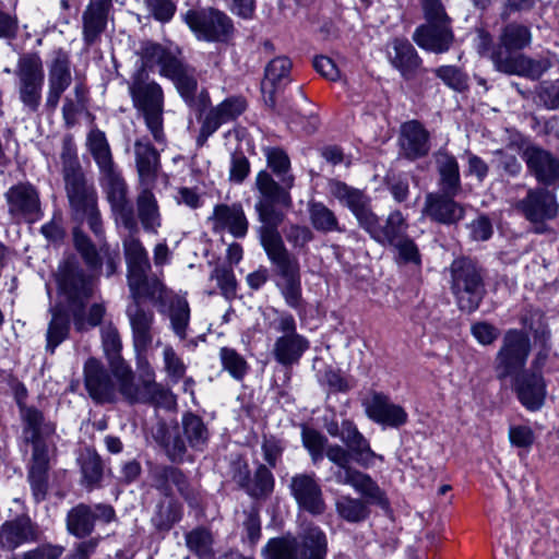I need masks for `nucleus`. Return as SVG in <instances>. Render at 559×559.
<instances>
[{
	"instance_id": "nucleus-1",
	"label": "nucleus",
	"mask_w": 559,
	"mask_h": 559,
	"mask_svg": "<svg viewBox=\"0 0 559 559\" xmlns=\"http://www.w3.org/2000/svg\"><path fill=\"white\" fill-rule=\"evenodd\" d=\"M61 162L67 195L78 221H86L91 230L97 236L103 235V221L97 206V193L92 185H87L71 138L63 139Z\"/></svg>"
},
{
	"instance_id": "nucleus-2",
	"label": "nucleus",
	"mask_w": 559,
	"mask_h": 559,
	"mask_svg": "<svg viewBox=\"0 0 559 559\" xmlns=\"http://www.w3.org/2000/svg\"><path fill=\"white\" fill-rule=\"evenodd\" d=\"M58 284L79 332L100 324L105 314V307L100 304L92 305L87 318H84L85 305L94 294L96 276L87 274L75 259H68L59 266Z\"/></svg>"
},
{
	"instance_id": "nucleus-3",
	"label": "nucleus",
	"mask_w": 559,
	"mask_h": 559,
	"mask_svg": "<svg viewBox=\"0 0 559 559\" xmlns=\"http://www.w3.org/2000/svg\"><path fill=\"white\" fill-rule=\"evenodd\" d=\"M142 60L131 74L128 91L133 107L142 114L146 128L157 143L165 142L164 133V91L162 86L150 78L147 68L156 64L148 62L141 52Z\"/></svg>"
},
{
	"instance_id": "nucleus-4",
	"label": "nucleus",
	"mask_w": 559,
	"mask_h": 559,
	"mask_svg": "<svg viewBox=\"0 0 559 559\" xmlns=\"http://www.w3.org/2000/svg\"><path fill=\"white\" fill-rule=\"evenodd\" d=\"M143 57L148 62H155L159 74L170 80L185 103L194 109L202 110L206 106L209 95L202 91L199 98L198 79L195 70L186 64L178 52L167 49L159 44H146L143 47Z\"/></svg>"
},
{
	"instance_id": "nucleus-5",
	"label": "nucleus",
	"mask_w": 559,
	"mask_h": 559,
	"mask_svg": "<svg viewBox=\"0 0 559 559\" xmlns=\"http://www.w3.org/2000/svg\"><path fill=\"white\" fill-rule=\"evenodd\" d=\"M255 186L261 198L254 207L258 213L260 226L257 229L260 243L283 239L278 227L284 222L285 215L275 207V204L289 207L292 198L288 192L290 188L280 186L272 176L261 170L255 178Z\"/></svg>"
},
{
	"instance_id": "nucleus-6",
	"label": "nucleus",
	"mask_w": 559,
	"mask_h": 559,
	"mask_svg": "<svg viewBox=\"0 0 559 559\" xmlns=\"http://www.w3.org/2000/svg\"><path fill=\"white\" fill-rule=\"evenodd\" d=\"M138 359L145 366V372L139 380H136L132 369L123 362L115 368L117 394L119 393L129 404H152L170 407L175 403L171 392L155 381V372L145 357Z\"/></svg>"
},
{
	"instance_id": "nucleus-7",
	"label": "nucleus",
	"mask_w": 559,
	"mask_h": 559,
	"mask_svg": "<svg viewBox=\"0 0 559 559\" xmlns=\"http://www.w3.org/2000/svg\"><path fill=\"white\" fill-rule=\"evenodd\" d=\"M260 245L277 270L280 280L276 285L286 305L295 310L302 309L304 299L298 260L290 254L283 239Z\"/></svg>"
},
{
	"instance_id": "nucleus-8",
	"label": "nucleus",
	"mask_w": 559,
	"mask_h": 559,
	"mask_svg": "<svg viewBox=\"0 0 559 559\" xmlns=\"http://www.w3.org/2000/svg\"><path fill=\"white\" fill-rule=\"evenodd\" d=\"M325 456L336 468L333 471V478L336 484L353 487L364 496L368 502L386 507L388 500L384 492L377 483L368 475L350 465L353 460L347 448L340 444H330L325 449Z\"/></svg>"
},
{
	"instance_id": "nucleus-9",
	"label": "nucleus",
	"mask_w": 559,
	"mask_h": 559,
	"mask_svg": "<svg viewBox=\"0 0 559 559\" xmlns=\"http://www.w3.org/2000/svg\"><path fill=\"white\" fill-rule=\"evenodd\" d=\"M451 292L460 310L474 312L486 295L483 270L472 260L456 259L450 266Z\"/></svg>"
},
{
	"instance_id": "nucleus-10",
	"label": "nucleus",
	"mask_w": 559,
	"mask_h": 559,
	"mask_svg": "<svg viewBox=\"0 0 559 559\" xmlns=\"http://www.w3.org/2000/svg\"><path fill=\"white\" fill-rule=\"evenodd\" d=\"M271 312L274 318L269 322V328L281 333L273 345L274 359L286 367L298 364L309 349L310 342L297 332V323L292 313L274 308L271 309Z\"/></svg>"
},
{
	"instance_id": "nucleus-11",
	"label": "nucleus",
	"mask_w": 559,
	"mask_h": 559,
	"mask_svg": "<svg viewBox=\"0 0 559 559\" xmlns=\"http://www.w3.org/2000/svg\"><path fill=\"white\" fill-rule=\"evenodd\" d=\"M14 74L23 110L28 114L37 112L41 105L45 82V71L40 56L37 52H27L20 56Z\"/></svg>"
},
{
	"instance_id": "nucleus-12",
	"label": "nucleus",
	"mask_w": 559,
	"mask_h": 559,
	"mask_svg": "<svg viewBox=\"0 0 559 559\" xmlns=\"http://www.w3.org/2000/svg\"><path fill=\"white\" fill-rule=\"evenodd\" d=\"M181 428L185 439L179 431L168 433L162 440V445L168 459L173 462H182L187 453V444L195 450L203 451L210 439V431L203 419L193 414L185 413L181 417Z\"/></svg>"
},
{
	"instance_id": "nucleus-13",
	"label": "nucleus",
	"mask_w": 559,
	"mask_h": 559,
	"mask_svg": "<svg viewBox=\"0 0 559 559\" xmlns=\"http://www.w3.org/2000/svg\"><path fill=\"white\" fill-rule=\"evenodd\" d=\"M181 17L197 39L207 43H227L235 31L231 19L213 8L190 9Z\"/></svg>"
},
{
	"instance_id": "nucleus-14",
	"label": "nucleus",
	"mask_w": 559,
	"mask_h": 559,
	"mask_svg": "<svg viewBox=\"0 0 559 559\" xmlns=\"http://www.w3.org/2000/svg\"><path fill=\"white\" fill-rule=\"evenodd\" d=\"M99 170L102 175L100 186L110 204L116 223L128 231L139 233V223L133 206L128 199V185L121 174L114 165Z\"/></svg>"
},
{
	"instance_id": "nucleus-15",
	"label": "nucleus",
	"mask_w": 559,
	"mask_h": 559,
	"mask_svg": "<svg viewBox=\"0 0 559 559\" xmlns=\"http://www.w3.org/2000/svg\"><path fill=\"white\" fill-rule=\"evenodd\" d=\"M531 353V341L523 331L508 330L496 355V372L499 379L515 376L527 361Z\"/></svg>"
},
{
	"instance_id": "nucleus-16",
	"label": "nucleus",
	"mask_w": 559,
	"mask_h": 559,
	"mask_svg": "<svg viewBox=\"0 0 559 559\" xmlns=\"http://www.w3.org/2000/svg\"><path fill=\"white\" fill-rule=\"evenodd\" d=\"M136 234L129 231V235L122 240V246L128 267V286L131 297L142 298L146 295L147 272L151 270V263L147 251L136 237Z\"/></svg>"
},
{
	"instance_id": "nucleus-17",
	"label": "nucleus",
	"mask_w": 559,
	"mask_h": 559,
	"mask_svg": "<svg viewBox=\"0 0 559 559\" xmlns=\"http://www.w3.org/2000/svg\"><path fill=\"white\" fill-rule=\"evenodd\" d=\"M491 61L495 68L506 74H515L531 80H538L545 72L552 68L556 57L550 52L537 59L524 55L513 56L496 49L491 53Z\"/></svg>"
},
{
	"instance_id": "nucleus-18",
	"label": "nucleus",
	"mask_w": 559,
	"mask_h": 559,
	"mask_svg": "<svg viewBox=\"0 0 559 559\" xmlns=\"http://www.w3.org/2000/svg\"><path fill=\"white\" fill-rule=\"evenodd\" d=\"M92 233L98 239L99 248L97 249L95 243L90 237L84 234L80 228L73 230V243L76 251L82 257L84 263L92 272H99L103 266V259H105L106 276L115 274L119 258L118 254L111 252L109 245L105 240V231L103 230L102 236H97L93 230Z\"/></svg>"
},
{
	"instance_id": "nucleus-19",
	"label": "nucleus",
	"mask_w": 559,
	"mask_h": 559,
	"mask_svg": "<svg viewBox=\"0 0 559 559\" xmlns=\"http://www.w3.org/2000/svg\"><path fill=\"white\" fill-rule=\"evenodd\" d=\"M9 214L15 219L34 223L43 217L38 190L29 182H20L4 193Z\"/></svg>"
},
{
	"instance_id": "nucleus-20",
	"label": "nucleus",
	"mask_w": 559,
	"mask_h": 559,
	"mask_svg": "<svg viewBox=\"0 0 559 559\" xmlns=\"http://www.w3.org/2000/svg\"><path fill=\"white\" fill-rule=\"evenodd\" d=\"M72 83L71 60L68 51L59 48L52 52L48 63V86L45 107L48 111H55L62 94Z\"/></svg>"
},
{
	"instance_id": "nucleus-21",
	"label": "nucleus",
	"mask_w": 559,
	"mask_h": 559,
	"mask_svg": "<svg viewBox=\"0 0 559 559\" xmlns=\"http://www.w3.org/2000/svg\"><path fill=\"white\" fill-rule=\"evenodd\" d=\"M545 360L546 355L538 354L533 362V368L536 370L525 371L515 379L514 385L518 397L528 411H538L545 403L546 382L539 370Z\"/></svg>"
},
{
	"instance_id": "nucleus-22",
	"label": "nucleus",
	"mask_w": 559,
	"mask_h": 559,
	"mask_svg": "<svg viewBox=\"0 0 559 559\" xmlns=\"http://www.w3.org/2000/svg\"><path fill=\"white\" fill-rule=\"evenodd\" d=\"M158 312L169 322V329L180 341H186L191 332V309L185 296L177 294L160 295L157 301Z\"/></svg>"
},
{
	"instance_id": "nucleus-23",
	"label": "nucleus",
	"mask_w": 559,
	"mask_h": 559,
	"mask_svg": "<svg viewBox=\"0 0 559 559\" xmlns=\"http://www.w3.org/2000/svg\"><path fill=\"white\" fill-rule=\"evenodd\" d=\"M83 373L85 389L95 403L105 404L117 401L116 384L99 360L88 358L84 364Z\"/></svg>"
},
{
	"instance_id": "nucleus-24",
	"label": "nucleus",
	"mask_w": 559,
	"mask_h": 559,
	"mask_svg": "<svg viewBox=\"0 0 559 559\" xmlns=\"http://www.w3.org/2000/svg\"><path fill=\"white\" fill-rule=\"evenodd\" d=\"M523 159L528 173L545 187L559 185V157L551 152L536 146H526Z\"/></svg>"
},
{
	"instance_id": "nucleus-25",
	"label": "nucleus",
	"mask_w": 559,
	"mask_h": 559,
	"mask_svg": "<svg viewBox=\"0 0 559 559\" xmlns=\"http://www.w3.org/2000/svg\"><path fill=\"white\" fill-rule=\"evenodd\" d=\"M133 302L127 308V317L132 331L133 347L138 358H143L153 341L152 329L155 322L154 312L140 305L141 298L132 297Z\"/></svg>"
},
{
	"instance_id": "nucleus-26",
	"label": "nucleus",
	"mask_w": 559,
	"mask_h": 559,
	"mask_svg": "<svg viewBox=\"0 0 559 559\" xmlns=\"http://www.w3.org/2000/svg\"><path fill=\"white\" fill-rule=\"evenodd\" d=\"M289 489L299 508L313 515L325 511L322 489L314 474H296L290 479Z\"/></svg>"
},
{
	"instance_id": "nucleus-27",
	"label": "nucleus",
	"mask_w": 559,
	"mask_h": 559,
	"mask_svg": "<svg viewBox=\"0 0 559 559\" xmlns=\"http://www.w3.org/2000/svg\"><path fill=\"white\" fill-rule=\"evenodd\" d=\"M38 538V525L28 515L16 516L0 525V550L13 551Z\"/></svg>"
},
{
	"instance_id": "nucleus-28",
	"label": "nucleus",
	"mask_w": 559,
	"mask_h": 559,
	"mask_svg": "<svg viewBox=\"0 0 559 559\" xmlns=\"http://www.w3.org/2000/svg\"><path fill=\"white\" fill-rule=\"evenodd\" d=\"M525 218L532 223L552 219L558 213V203L552 192L546 188H534L527 191L524 199L516 203Z\"/></svg>"
},
{
	"instance_id": "nucleus-29",
	"label": "nucleus",
	"mask_w": 559,
	"mask_h": 559,
	"mask_svg": "<svg viewBox=\"0 0 559 559\" xmlns=\"http://www.w3.org/2000/svg\"><path fill=\"white\" fill-rule=\"evenodd\" d=\"M292 61L287 57H276L265 67L264 79L261 82V92L264 104L272 110L281 114L276 109V93L288 85L292 81Z\"/></svg>"
},
{
	"instance_id": "nucleus-30",
	"label": "nucleus",
	"mask_w": 559,
	"mask_h": 559,
	"mask_svg": "<svg viewBox=\"0 0 559 559\" xmlns=\"http://www.w3.org/2000/svg\"><path fill=\"white\" fill-rule=\"evenodd\" d=\"M370 237L382 246H391L407 236L408 224L402 212H391L384 224L380 223L379 217L373 213L369 216L368 223L362 227Z\"/></svg>"
},
{
	"instance_id": "nucleus-31",
	"label": "nucleus",
	"mask_w": 559,
	"mask_h": 559,
	"mask_svg": "<svg viewBox=\"0 0 559 559\" xmlns=\"http://www.w3.org/2000/svg\"><path fill=\"white\" fill-rule=\"evenodd\" d=\"M366 415L372 421L392 428L403 426L408 418L405 409L394 404L382 393H373L370 399L362 403Z\"/></svg>"
},
{
	"instance_id": "nucleus-32",
	"label": "nucleus",
	"mask_w": 559,
	"mask_h": 559,
	"mask_svg": "<svg viewBox=\"0 0 559 559\" xmlns=\"http://www.w3.org/2000/svg\"><path fill=\"white\" fill-rule=\"evenodd\" d=\"M330 193L356 217L359 227L368 223L373 214L370 207V199L361 190L356 189L340 180L329 182Z\"/></svg>"
},
{
	"instance_id": "nucleus-33",
	"label": "nucleus",
	"mask_w": 559,
	"mask_h": 559,
	"mask_svg": "<svg viewBox=\"0 0 559 559\" xmlns=\"http://www.w3.org/2000/svg\"><path fill=\"white\" fill-rule=\"evenodd\" d=\"M49 461L47 444L32 445V455L27 465V480L37 503L44 501L48 493Z\"/></svg>"
},
{
	"instance_id": "nucleus-34",
	"label": "nucleus",
	"mask_w": 559,
	"mask_h": 559,
	"mask_svg": "<svg viewBox=\"0 0 559 559\" xmlns=\"http://www.w3.org/2000/svg\"><path fill=\"white\" fill-rule=\"evenodd\" d=\"M454 197L443 191L428 193L423 213L431 221L440 224L457 223L464 216V207L454 201Z\"/></svg>"
},
{
	"instance_id": "nucleus-35",
	"label": "nucleus",
	"mask_w": 559,
	"mask_h": 559,
	"mask_svg": "<svg viewBox=\"0 0 559 559\" xmlns=\"http://www.w3.org/2000/svg\"><path fill=\"white\" fill-rule=\"evenodd\" d=\"M210 221L215 231L228 230L235 238H243L249 228V222L240 203L217 204Z\"/></svg>"
},
{
	"instance_id": "nucleus-36",
	"label": "nucleus",
	"mask_w": 559,
	"mask_h": 559,
	"mask_svg": "<svg viewBox=\"0 0 559 559\" xmlns=\"http://www.w3.org/2000/svg\"><path fill=\"white\" fill-rule=\"evenodd\" d=\"M20 413L23 442L31 445L47 444V438L55 433V425L47 421L43 413L33 406L20 405Z\"/></svg>"
},
{
	"instance_id": "nucleus-37",
	"label": "nucleus",
	"mask_w": 559,
	"mask_h": 559,
	"mask_svg": "<svg viewBox=\"0 0 559 559\" xmlns=\"http://www.w3.org/2000/svg\"><path fill=\"white\" fill-rule=\"evenodd\" d=\"M413 40L424 50L443 53L452 46L454 34L451 24H421L415 29Z\"/></svg>"
},
{
	"instance_id": "nucleus-38",
	"label": "nucleus",
	"mask_w": 559,
	"mask_h": 559,
	"mask_svg": "<svg viewBox=\"0 0 559 559\" xmlns=\"http://www.w3.org/2000/svg\"><path fill=\"white\" fill-rule=\"evenodd\" d=\"M388 59L405 80L415 78L421 66V58L405 38H394L388 45Z\"/></svg>"
},
{
	"instance_id": "nucleus-39",
	"label": "nucleus",
	"mask_w": 559,
	"mask_h": 559,
	"mask_svg": "<svg viewBox=\"0 0 559 559\" xmlns=\"http://www.w3.org/2000/svg\"><path fill=\"white\" fill-rule=\"evenodd\" d=\"M153 486L163 495L171 496L175 490L186 500L193 497V489L185 473L175 466H156L152 469Z\"/></svg>"
},
{
	"instance_id": "nucleus-40",
	"label": "nucleus",
	"mask_w": 559,
	"mask_h": 559,
	"mask_svg": "<svg viewBox=\"0 0 559 559\" xmlns=\"http://www.w3.org/2000/svg\"><path fill=\"white\" fill-rule=\"evenodd\" d=\"M400 144L406 158L424 157L430 151L429 132L418 121H408L402 126Z\"/></svg>"
},
{
	"instance_id": "nucleus-41",
	"label": "nucleus",
	"mask_w": 559,
	"mask_h": 559,
	"mask_svg": "<svg viewBox=\"0 0 559 559\" xmlns=\"http://www.w3.org/2000/svg\"><path fill=\"white\" fill-rule=\"evenodd\" d=\"M154 185H140L136 195V221L139 219L144 231L156 235L162 226V215L155 194Z\"/></svg>"
},
{
	"instance_id": "nucleus-42",
	"label": "nucleus",
	"mask_w": 559,
	"mask_h": 559,
	"mask_svg": "<svg viewBox=\"0 0 559 559\" xmlns=\"http://www.w3.org/2000/svg\"><path fill=\"white\" fill-rule=\"evenodd\" d=\"M135 166L140 185H154L160 168L159 153L146 138L134 142Z\"/></svg>"
},
{
	"instance_id": "nucleus-43",
	"label": "nucleus",
	"mask_w": 559,
	"mask_h": 559,
	"mask_svg": "<svg viewBox=\"0 0 559 559\" xmlns=\"http://www.w3.org/2000/svg\"><path fill=\"white\" fill-rule=\"evenodd\" d=\"M436 167L439 175V191L457 195L462 190L460 166L452 154L447 151H438L435 154Z\"/></svg>"
},
{
	"instance_id": "nucleus-44",
	"label": "nucleus",
	"mask_w": 559,
	"mask_h": 559,
	"mask_svg": "<svg viewBox=\"0 0 559 559\" xmlns=\"http://www.w3.org/2000/svg\"><path fill=\"white\" fill-rule=\"evenodd\" d=\"M297 551L300 559H326L325 533L317 525L306 526L297 537Z\"/></svg>"
},
{
	"instance_id": "nucleus-45",
	"label": "nucleus",
	"mask_w": 559,
	"mask_h": 559,
	"mask_svg": "<svg viewBox=\"0 0 559 559\" xmlns=\"http://www.w3.org/2000/svg\"><path fill=\"white\" fill-rule=\"evenodd\" d=\"M531 28L524 24L512 22L507 24L499 36L500 48L503 52L522 50L532 43Z\"/></svg>"
},
{
	"instance_id": "nucleus-46",
	"label": "nucleus",
	"mask_w": 559,
	"mask_h": 559,
	"mask_svg": "<svg viewBox=\"0 0 559 559\" xmlns=\"http://www.w3.org/2000/svg\"><path fill=\"white\" fill-rule=\"evenodd\" d=\"M308 213L311 226L320 233H343L345 229L340 225L335 213L324 203L311 201L308 203Z\"/></svg>"
},
{
	"instance_id": "nucleus-47",
	"label": "nucleus",
	"mask_w": 559,
	"mask_h": 559,
	"mask_svg": "<svg viewBox=\"0 0 559 559\" xmlns=\"http://www.w3.org/2000/svg\"><path fill=\"white\" fill-rule=\"evenodd\" d=\"M94 524L95 516L90 506L80 503L68 512L67 528L79 538L88 536L94 530Z\"/></svg>"
},
{
	"instance_id": "nucleus-48",
	"label": "nucleus",
	"mask_w": 559,
	"mask_h": 559,
	"mask_svg": "<svg viewBox=\"0 0 559 559\" xmlns=\"http://www.w3.org/2000/svg\"><path fill=\"white\" fill-rule=\"evenodd\" d=\"M335 510L337 515L348 523L362 522L369 515L366 502L348 495L341 496L335 500Z\"/></svg>"
},
{
	"instance_id": "nucleus-49",
	"label": "nucleus",
	"mask_w": 559,
	"mask_h": 559,
	"mask_svg": "<svg viewBox=\"0 0 559 559\" xmlns=\"http://www.w3.org/2000/svg\"><path fill=\"white\" fill-rule=\"evenodd\" d=\"M69 330V314L60 308H53L46 334L47 349L53 353L55 348L68 337Z\"/></svg>"
},
{
	"instance_id": "nucleus-50",
	"label": "nucleus",
	"mask_w": 559,
	"mask_h": 559,
	"mask_svg": "<svg viewBox=\"0 0 559 559\" xmlns=\"http://www.w3.org/2000/svg\"><path fill=\"white\" fill-rule=\"evenodd\" d=\"M267 166L280 178L282 185L286 188L294 186V176L288 174L290 169V160L286 152L280 147L264 148Z\"/></svg>"
},
{
	"instance_id": "nucleus-51",
	"label": "nucleus",
	"mask_w": 559,
	"mask_h": 559,
	"mask_svg": "<svg viewBox=\"0 0 559 559\" xmlns=\"http://www.w3.org/2000/svg\"><path fill=\"white\" fill-rule=\"evenodd\" d=\"M297 538L290 535L273 537L261 550L264 559H297Z\"/></svg>"
},
{
	"instance_id": "nucleus-52",
	"label": "nucleus",
	"mask_w": 559,
	"mask_h": 559,
	"mask_svg": "<svg viewBox=\"0 0 559 559\" xmlns=\"http://www.w3.org/2000/svg\"><path fill=\"white\" fill-rule=\"evenodd\" d=\"M109 15L85 10L82 13V38L87 46L94 45L106 31Z\"/></svg>"
},
{
	"instance_id": "nucleus-53",
	"label": "nucleus",
	"mask_w": 559,
	"mask_h": 559,
	"mask_svg": "<svg viewBox=\"0 0 559 559\" xmlns=\"http://www.w3.org/2000/svg\"><path fill=\"white\" fill-rule=\"evenodd\" d=\"M219 360L223 370L236 381H241L249 371V364L245 357L231 347H222L219 349Z\"/></svg>"
},
{
	"instance_id": "nucleus-54",
	"label": "nucleus",
	"mask_w": 559,
	"mask_h": 559,
	"mask_svg": "<svg viewBox=\"0 0 559 559\" xmlns=\"http://www.w3.org/2000/svg\"><path fill=\"white\" fill-rule=\"evenodd\" d=\"M90 151L98 165L99 169L114 165L109 144L105 133L99 130H93L87 136Z\"/></svg>"
},
{
	"instance_id": "nucleus-55",
	"label": "nucleus",
	"mask_w": 559,
	"mask_h": 559,
	"mask_svg": "<svg viewBox=\"0 0 559 559\" xmlns=\"http://www.w3.org/2000/svg\"><path fill=\"white\" fill-rule=\"evenodd\" d=\"M271 467L260 463L251 478L248 495L253 498L267 497L274 489V476Z\"/></svg>"
},
{
	"instance_id": "nucleus-56",
	"label": "nucleus",
	"mask_w": 559,
	"mask_h": 559,
	"mask_svg": "<svg viewBox=\"0 0 559 559\" xmlns=\"http://www.w3.org/2000/svg\"><path fill=\"white\" fill-rule=\"evenodd\" d=\"M301 440L312 462L314 464L320 462L324 456V449L328 447V438L313 428L304 427Z\"/></svg>"
},
{
	"instance_id": "nucleus-57",
	"label": "nucleus",
	"mask_w": 559,
	"mask_h": 559,
	"mask_svg": "<svg viewBox=\"0 0 559 559\" xmlns=\"http://www.w3.org/2000/svg\"><path fill=\"white\" fill-rule=\"evenodd\" d=\"M353 461L362 467H370L374 464L376 460L383 461V456L377 454L370 447L369 441L361 435L353 443L347 447Z\"/></svg>"
},
{
	"instance_id": "nucleus-58",
	"label": "nucleus",
	"mask_w": 559,
	"mask_h": 559,
	"mask_svg": "<svg viewBox=\"0 0 559 559\" xmlns=\"http://www.w3.org/2000/svg\"><path fill=\"white\" fill-rule=\"evenodd\" d=\"M187 547L201 558L212 555L213 538L211 533L202 527L192 530L186 535Z\"/></svg>"
},
{
	"instance_id": "nucleus-59",
	"label": "nucleus",
	"mask_w": 559,
	"mask_h": 559,
	"mask_svg": "<svg viewBox=\"0 0 559 559\" xmlns=\"http://www.w3.org/2000/svg\"><path fill=\"white\" fill-rule=\"evenodd\" d=\"M284 237L297 252H307L308 243L314 238L312 230L305 225L290 224L284 228Z\"/></svg>"
},
{
	"instance_id": "nucleus-60",
	"label": "nucleus",
	"mask_w": 559,
	"mask_h": 559,
	"mask_svg": "<svg viewBox=\"0 0 559 559\" xmlns=\"http://www.w3.org/2000/svg\"><path fill=\"white\" fill-rule=\"evenodd\" d=\"M435 74L448 87L456 92H464L468 88V76L455 66H441L435 69Z\"/></svg>"
},
{
	"instance_id": "nucleus-61",
	"label": "nucleus",
	"mask_w": 559,
	"mask_h": 559,
	"mask_svg": "<svg viewBox=\"0 0 559 559\" xmlns=\"http://www.w3.org/2000/svg\"><path fill=\"white\" fill-rule=\"evenodd\" d=\"M285 448V442L281 438L273 435H263L261 452L266 466L275 468L282 460Z\"/></svg>"
},
{
	"instance_id": "nucleus-62",
	"label": "nucleus",
	"mask_w": 559,
	"mask_h": 559,
	"mask_svg": "<svg viewBox=\"0 0 559 559\" xmlns=\"http://www.w3.org/2000/svg\"><path fill=\"white\" fill-rule=\"evenodd\" d=\"M163 362L164 370L171 382L177 383L185 377L187 367L170 344H166L163 348Z\"/></svg>"
},
{
	"instance_id": "nucleus-63",
	"label": "nucleus",
	"mask_w": 559,
	"mask_h": 559,
	"mask_svg": "<svg viewBox=\"0 0 559 559\" xmlns=\"http://www.w3.org/2000/svg\"><path fill=\"white\" fill-rule=\"evenodd\" d=\"M242 542L253 548L261 538V520L257 509L243 511Z\"/></svg>"
},
{
	"instance_id": "nucleus-64",
	"label": "nucleus",
	"mask_w": 559,
	"mask_h": 559,
	"mask_svg": "<svg viewBox=\"0 0 559 559\" xmlns=\"http://www.w3.org/2000/svg\"><path fill=\"white\" fill-rule=\"evenodd\" d=\"M180 519L181 511L175 503H160L152 518V523L157 530L167 531Z\"/></svg>"
}]
</instances>
